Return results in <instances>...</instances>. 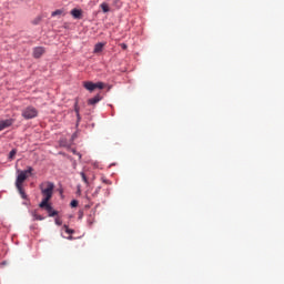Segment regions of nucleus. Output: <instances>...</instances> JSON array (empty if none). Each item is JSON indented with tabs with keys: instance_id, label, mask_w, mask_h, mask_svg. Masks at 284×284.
<instances>
[{
	"instance_id": "obj_28",
	"label": "nucleus",
	"mask_w": 284,
	"mask_h": 284,
	"mask_svg": "<svg viewBox=\"0 0 284 284\" xmlns=\"http://www.w3.org/2000/svg\"><path fill=\"white\" fill-rule=\"evenodd\" d=\"M78 193L81 194V187L80 186H78Z\"/></svg>"
},
{
	"instance_id": "obj_14",
	"label": "nucleus",
	"mask_w": 284,
	"mask_h": 284,
	"mask_svg": "<svg viewBox=\"0 0 284 284\" xmlns=\"http://www.w3.org/2000/svg\"><path fill=\"white\" fill-rule=\"evenodd\" d=\"M32 216H33V221H43L44 219L42 215L37 214V212H33Z\"/></svg>"
},
{
	"instance_id": "obj_12",
	"label": "nucleus",
	"mask_w": 284,
	"mask_h": 284,
	"mask_svg": "<svg viewBox=\"0 0 284 284\" xmlns=\"http://www.w3.org/2000/svg\"><path fill=\"white\" fill-rule=\"evenodd\" d=\"M94 52L95 54L99 53V52H103V43H97L95 47H94Z\"/></svg>"
},
{
	"instance_id": "obj_5",
	"label": "nucleus",
	"mask_w": 284,
	"mask_h": 284,
	"mask_svg": "<svg viewBox=\"0 0 284 284\" xmlns=\"http://www.w3.org/2000/svg\"><path fill=\"white\" fill-rule=\"evenodd\" d=\"M39 206L44 209L48 212L49 216H57L59 214V212L52 210V205H50L48 202H45L44 205L43 202H41Z\"/></svg>"
},
{
	"instance_id": "obj_16",
	"label": "nucleus",
	"mask_w": 284,
	"mask_h": 284,
	"mask_svg": "<svg viewBox=\"0 0 284 284\" xmlns=\"http://www.w3.org/2000/svg\"><path fill=\"white\" fill-rule=\"evenodd\" d=\"M63 229H64V232H65L67 234H74V230L68 227V225L64 224V225H63Z\"/></svg>"
},
{
	"instance_id": "obj_22",
	"label": "nucleus",
	"mask_w": 284,
	"mask_h": 284,
	"mask_svg": "<svg viewBox=\"0 0 284 284\" xmlns=\"http://www.w3.org/2000/svg\"><path fill=\"white\" fill-rule=\"evenodd\" d=\"M55 225H63V221H61L59 217H55Z\"/></svg>"
},
{
	"instance_id": "obj_26",
	"label": "nucleus",
	"mask_w": 284,
	"mask_h": 284,
	"mask_svg": "<svg viewBox=\"0 0 284 284\" xmlns=\"http://www.w3.org/2000/svg\"><path fill=\"white\" fill-rule=\"evenodd\" d=\"M122 45V48H123V50H128V44H121Z\"/></svg>"
},
{
	"instance_id": "obj_9",
	"label": "nucleus",
	"mask_w": 284,
	"mask_h": 284,
	"mask_svg": "<svg viewBox=\"0 0 284 284\" xmlns=\"http://www.w3.org/2000/svg\"><path fill=\"white\" fill-rule=\"evenodd\" d=\"M1 123L6 130V128H10V125H12V123H14V120H12V119L1 120Z\"/></svg>"
},
{
	"instance_id": "obj_27",
	"label": "nucleus",
	"mask_w": 284,
	"mask_h": 284,
	"mask_svg": "<svg viewBox=\"0 0 284 284\" xmlns=\"http://www.w3.org/2000/svg\"><path fill=\"white\" fill-rule=\"evenodd\" d=\"M79 219H83V212L79 213Z\"/></svg>"
},
{
	"instance_id": "obj_19",
	"label": "nucleus",
	"mask_w": 284,
	"mask_h": 284,
	"mask_svg": "<svg viewBox=\"0 0 284 284\" xmlns=\"http://www.w3.org/2000/svg\"><path fill=\"white\" fill-rule=\"evenodd\" d=\"M70 205H71V207H78L79 206V201L72 200Z\"/></svg>"
},
{
	"instance_id": "obj_17",
	"label": "nucleus",
	"mask_w": 284,
	"mask_h": 284,
	"mask_svg": "<svg viewBox=\"0 0 284 284\" xmlns=\"http://www.w3.org/2000/svg\"><path fill=\"white\" fill-rule=\"evenodd\" d=\"M88 223H89V225H92V223H94V212H92V214H90V216L88 219Z\"/></svg>"
},
{
	"instance_id": "obj_7",
	"label": "nucleus",
	"mask_w": 284,
	"mask_h": 284,
	"mask_svg": "<svg viewBox=\"0 0 284 284\" xmlns=\"http://www.w3.org/2000/svg\"><path fill=\"white\" fill-rule=\"evenodd\" d=\"M71 16L73 19H81V17H83V11L81 9H72Z\"/></svg>"
},
{
	"instance_id": "obj_1",
	"label": "nucleus",
	"mask_w": 284,
	"mask_h": 284,
	"mask_svg": "<svg viewBox=\"0 0 284 284\" xmlns=\"http://www.w3.org/2000/svg\"><path fill=\"white\" fill-rule=\"evenodd\" d=\"M41 194L43 196L42 199V205H45V203H50V200L52 199V195L54 194V183L52 182H43L40 184Z\"/></svg>"
},
{
	"instance_id": "obj_10",
	"label": "nucleus",
	"mask_w": 284,
	"mask_h": 284,
	"mask_svg": "<svg viewBox=\"0 0 284 284\" xmlns=\"http://www.w3.org/2000/svg\"><path fill=\"white\" fill-rule=\"evenodd\" d=\"M80 176H81L83 183H84L87 186H90V180H88V175H85L84 172H80Z\"/></svg>"
},
{
	"instance_id": "obj_6",
	"label": "nucleus",
	"mask_w": 284,
	"mask_h": 284,
	"mask_svg": "<svg viewBox=\"0 0 284 284\" xmlns=\"http://www.w3.org/2000/svg\"><path fill=\"white\" fill-rule=\"evenodd\" d=\"M43 54H45V48H43V47H36L33 49V58L34 59H41V57H43Z\"/></svg>"
},
{
	"instance_id": "obj_25",
	"label": "nucleus",
	"mask_w": 284,
	"mask_h": 284,
	"mask_svg": "<svg viewBox=\"0 0 284 284\" xmlns=\"http://www.w3.org/2000/svg\"><path fill=\"white\" fill-rule=\"evenodd\" d=\"M6 130L4 126H3V122L0 121V132Z\"/></svg>"
},
{
	"instance_id": "obj_4",
	"label": "nucleus",
	"mask_w": 284,
	"mask_h": 284,
	"mask_svg": "<svg viewBox=\"0 0 284 284\" xmlns=\"http://www.w3.org/2000/svg\"><path fill=\"white\" fill-rule=\"evenodd\" d=\"M23 119L30 120V119H37L39 116V111L34 106H27L22 111Z\"/></svg>"
},
{
	"instance_id": "obj_20",
	"label": "nucleus",
	"mask_w": 284,
	"mask_h": 284,
	"mask_svg": "<svg viewBox=\"0 0 284 284\" xmlns=\"http://www.w3.org/2000/svg\"><path fill=\"white\" fill-rule=\"evenodd\" d=\"M59 14H63V11H61V10H55V11H53V12L51 13L52 17H57V16H59Z\"/></svg>"
},
{
	"instance_id": "obj_3",
	"label": "nucleus",
	"mask_w": 284,
	"mask_h": 284,
	"mask_svg": "<svg viewBox=\"0 0 284 284\" xmlns=\"http://www.w3.org/2000/svg\"><path fill=\"white\" fill-rule=\"evenodd\" d=\"M83 88L88 90L89 92H94L95 90H103L105 88V84L103 82H92V81H85L83 82Z\"/></svg>"
},
{
	"instance_id": "obj_15",
	"label": "nucleus",
	"mask_w": 284,
	"mask_h": 284,
	"mask_svg": "<svg viewBox=\"0 0 284 284\" xmlns=\"http://www.w3.org/2000/svg\"><path fill=\"white\" fill-rule=\"evenodd\" d=\"M18 192L22 199H28V195H26V191H23V186H20V189H18Z\"/></svg>"
},
{
	"instance_id": "obj_11",
	"label": "nucleus",
	"mask_w": 284,
	"mask_h": 284,
	"mask_svg": "<svg viewBox=\"0 0 284 284\" xmlns=\"http://www.w3.org/2000/svg\"><path fill=\"white\" fill-rule=\"evenodd\" d=\"M100 8H101V10L105 13V12H110V6H108V3L106 2H102L101 4H100Z\"/></svg>"
},
{
	"instance_id": "obj_24",
	"label": "nucleus",
	"mask_w": 284,
	"mask_h": 284,
	"mask_svg": "<svg viewBox=\"0 0 284 284\" xmlns=\"http://www.w3.org/2000/svg\"><path fill=\"white\" fill-rule=\"evenodd\" d=\"M39 21H41V18H37V19L33 21L34 26H37V24L39 23Z\"/></svg>"
},
{
	"instance_id": "obj_13",
	"label": "nucleus",
	"mask_w": 284,
	"mask_h": 284,
	"mask_svg": "<svg viewBox=\"0 0 284 284\" xmlns=\"http://www.w3.org/2000/svg\"><path fill=\"white\" fill-rule=\"evenodd\" d=\"M16 156H17V149H12L9 153V161H14Z\"/></svg>"
},
{
	"instance_id": "obj_18",
	"label": "nucleus",
	"mask_w": 284,
	"mask_h": 284,
	"mask_svg": "<svg viewBox=\"0 0 284 284\" xmlns=\"http://www.w3.org/2000/svg\"><path fill=\"white\" fill-rule=\"evenodd\" d=\"M102 183H105V185H112V182L108 180L105 176L101 178Z\"/></svg>"
},
{
	"instance_id": "obj_29",
	"label": "nucleus",
	"mask_w": 284,
	"mask_h": 284,
	"mask_svg": "<svg viewBox=\"0 0 284 284\" xmlns=\"http://www.w3.org/2000/svg\"><path fill=\"white\" fill-rule=\"evenodd\" d=\"M69 239L72 240V236H70Z\"/></svg>"
},
{
	"instance_id": "obj_8",
	"label": "nucleus",
	"mask_w": 284,
	"mask_h": 284,
	"mask_svg": "<svg viewBox=\"0 0 284 284\" xmlns=\"http://www.w3.org/2000/svg\"><path fill=\"white\" fill-rule=\"evenodd\" d=\"M101 101V95H95L94 98H91L88 100L89 105H97Z\"/></svg>"
},
{
	"instance_id": "obj_2",
	"label": "nucleus",
	"mask_w": 284,
	"mask_h": 284,
	"mask_svg": "<svg viewBox=\"0 0 284 284\" xmlns=\"http://www.w3.org/2000/svg\"><path fill=\"white\" fill-rule=\"evenodd\" d=\"M33 170L34 169H32V166H28L24 171H18L19 174L16 180L17 190H21V187H23V182L28 179V174H32Z\"/></svg>"
},
{
	"instance_id": "obj_21",
	"label": "nucleus",
	"mask_w": 284,
	"mask_h": 284,
	"mask_svg": "<svg viewBox=\"0 0 284 284\" xmlns=\"http://www.w3.org/2000/svg\"><path fill=\"white\" fill-rule=\"evenodd\" d=\"M99 192H101V186H98L93 192L92 196H99Z\"/></svg>"
},
{
	"instance_id": "obj_23",
	"label": "nucleus",
	"mask_w": 284,
	"mask_h": 284,
	"mask_svg": "<svg viewBox=\"0 0 284 284\" xmlns=\"http://www.w3.org/2000/svg\"><path fill=\"white\" fill-rule=\"evenodd\" d=\"M75 113H77L78 119H81V116L79 115V108L77 106V103H75Z\"/></svg>"
}]
</instances>
